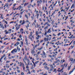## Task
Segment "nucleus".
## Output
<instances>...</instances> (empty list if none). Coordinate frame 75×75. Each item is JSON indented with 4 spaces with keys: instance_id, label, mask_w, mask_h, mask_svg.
I'll use <instances>...</instances> for the list:
<instances>
[{
    "instance_id": "7",
    "label": "nucleus",
    "mask_w": 75,
    "mask_h": 75,
    "mask_svg": "<svg viewBox=\"0 0 75 75\" xmlns=\"http://www.w3.org/2000/svg\"><path fill=\"white\" fill-rule=\"evenodd\" d=\"M8 3H5V5L4 6V7H7V8H9V7H8Z\"/></svg>"
},
{
    "instance_id": "41",
    "label": "nucleus",
    "mask_w": 75,
    "mask_h": 75,
    "mask_svg": "<svg viewBox=\"0 0 75 75\" xmlns=\"http://www.w3.org/2000/svg\"><path fill=\"white\" fill-rule=\"evenodd\" d=\"M57 1L56 2V3L55 4H54L53 5V6L54 7L55 6V5H56V4H57Z\"/></svg>"
},
{
    "instance_id": "37",
    "label": "nucleus",
    "mask_w": 75,
    "mask_h": 75,
    "mask_svg": "<svg viewBox=\"0 0 75 75\" xmlns=\"http://www.w3.org/2000/svg\"><path fill=\"white\" fill-rule=\"evenodd\" d=\"M21 45H23V41H21Z\"/></svg>"
},
{
    "instance_id": "44",
    "label": "nucleus",
    "mask_w": 75,
    "mask_h": 75,
    "mask_svg": "<svg viewBox=\"0 0 75 75\" xmlns=\"http://www.w3.org/2000/svg\"><path fill=\"white\" fill-rule=\"evenodd\" d=\"M53 7H53V6H52V7H51V8H52V9L51 8V9H50V11H51V10H53V9H54V8H53Z\"/></svg>"
},
{
    "instance_id": "54",
    "label": "nucleus",
    "mask_w": 75,
    "mask_h": 75,
    "mask_svg": "<svg viewBox=\"0 0 75 75\" xmlns=\"http://www.w3.org/2000/svg\"><path fill=\"white\" fill-rule=\"evenodd\" d=\"M66 72H64L62 73V75H66Z\"/></svg>"
},
{
    "instance_id": "16",
    "label": "nucleus",
    "mask_w": 75,
    "mask_h": 75,
    "mask_svg": "<svg viewBox=\"0 0 75 75\" xmlns=\"http://www.w3.org/2000/svg\"><path fill=\"white\" fill-rule=\"evenodd\" d=\"M19 44H20V42H16V43L15 44L14 46H17Z\"/></svg>"
},
{
    "instance_id": "34",
    "label": "nucleus",
    "mask_w": 75,
    "mask_h": 75,
    "mask_svg": "<svg viewBox=\"0 0 75 75\" xmlns=\"http://www.w3.org/2000/svg\"><path fill=\"white\" fill-rule=\"evenodd\" d=\"M60 62V61L59 60H57V61L55 62V63H58V62Z\"/></svg>"
},
{
    "instance_id": "52",
    "label": "nucleus",
    "mask_w": 75,
    "mask_h": 75,
    "mask_svg": "<svg viewBox=\"0 0 75 75\" xmlns=\"http://www.w3.org/2000/svg\"><path fill=\"white\" fill-rule=\"evenodd\" d=\"M21 75H24V72H21Z\"/></svg>"
},
{
    "instance_id": "53",
    "label": "nucleus",
    "mask_w": 75,
    "mask_h": 75,
    "mask_svg": "<svg viewBox=\"0 0 75 75\" xmlns=\"http://www.w3.org/2000/svg\"><path fill=\"white\" fill-rule=\"evenodd\" d=\"M40 25H38V23L37 24V27H38V28H39V27H40Z\"/></svg>"
},
{
    "instance_id": "58",
    "label": "nucleus",
    "mask_w": 75,
    "mask_h": 75,
    "mask_svg": "<svg viewBox=\"0 0 75 75\" xmlns=\"http://www.w3.org/2000/svg\"><path fill=\"white\" fill-rule=\"evenodd\" d=\"M26 23H29V21L28 20H26L25 21Z\"/></svg>"
},
{
    "instance_id": "62",
    "label": "nucleus",
    "mask_w": 75,
    "mask_h": 75,
    "mask_svg": "<svg viewBox=\"0 0 75 75\" xmlns=\"http://www.w3.org/2000/svg\"><path fill=\"white\" fill-rule=\"evenodd\" d=\"M36 40H38V39H39V37H36Z\"/></svg>"
},
{
    "instance_id": "31",
    "label": "nucleus",
    "mask_w": 75,
    "mask_h": 75,
    "mask_svg": "<svg viewBox=\"0 0 75 75\" xmlns=\"http://www.w3.org/2000/svg\"><path fill=\"white\" fill-rule=\"evenodd\" d=\"M34 17H33V16H31V19L32 20H34Z\"/></svg>"
},
{
    "instance_id": "1",
    "label": "nucleus",
    "mask_w": 75,
    "mask_h": 75,
    "mask_svg": "<svg viewBox=\"0 0 75 75\" xmlns=\"http://www.w3.org/2000/svg\"><path fill=\"white\" fill-rule=\"evenodd\" d=\"M42 54H40V55L42 56V57L43 58H46L47 57V56H46V54H45V52H44V50L42 51Z\"/></svg>"
},
{
    "instance_id": "21",
    "label": "nucleus",
    "mask_w": 75,
    "mask_h": 75,
    "mask_svg": "<svg viewBox=\"0 0 75 75\" xmlns=\"http://www.w3.org/2000/svg\"><path fill=\"white\" fill-rule=\"evenodd\" d=\"M51 28L49 29L47 32V33H51V31L50 30Z\"/></svg>"
},
{
    "instance_id": "60",
    "label": "nucleus",
    "mask_w": 75,
    "mask_h": 75,
    "mask_svg": "<svg viewBox=\"0 0 75 75\" xmlns=\"http://www.w3.org/2000/svg\"><path fill=\"white\" fill-rule=\"evenodd\" d=\"M2 16H3V15H1V18L2 19H3V18H4V17Z\"/></svg>"
},
{
    "instance_id": "2",
    "label": "nucleus",
    "mask_w": 75,
    "mask_h": 75,
    "mask_svg": "<svg viewBox=\"0 0 75 75\" xmlns=\"http://www.w3.org/2000/svg\"><path fill=\"white\" fill-rule=\"evenodd\" d=\"M65 64H64V65H62L61 66V67H63L62 68V69L60 70H57V71L56 72H57V71H58V72H62V73L63 72H64V71H62L63 69H64V67H65Z\"/></svg>"
},
{
    "instance_id": "33",
    "label": "nucleus",
    "mask_w": 75,
    "mask_h": 75,
    "mask_svg": "<svg viewBox=\"0 0 75 75\" xmlns=\"http://www.w3.org/2000/svg\"><path fill=\"white\" fill-rule=\"evenodd\" d=\"M23 61L24 62L25 64H27L26 63V62H25V59H23Z\"/></svg>"
},
{
    "instance_id": "40",
    "label": "nucleus",
    "mask_w": 75,
    "mask_h": 75,
    "mask_svg": "<svg viewBox=\"0 0 75 75\" xmlns=\"http://www.w3.org/2000/svg\"><path fill=\"white\" fill-rule=\"evenodd\" d=\"M6 74V72H3L2 74H0V75H4V74Z\"/></svg>"
},
{
    "instance_id": "35",
    "label": "nucleus",
    "mask_w": 75,
    "mask_h": 75,
    "mask_svg": "<svg viewBox=\"0 0 75 75\" xmlns=\"http://www.w3.org/2000/svg\"><path fill=\"white\" fill-rule=\"evenodd\" d=\"M48 23V22H46L44 24V26H45V25H47V24Z\"/></svg>"
},
{
    "instance_id": "29",
    "label": "nucleus",
    "mask_w": 75,
    "mask_h": 75,
    "mask_svg": "<svg viewBox=\"0 0 75 75\" xmlns=\"http://www.w3.org/2000/svg\"><path fill=\"white\" fill-rule=\"evenodd\" d=\"M25 60H27V55H25Z\"/></svg>"
},
{
    "instance_id": "5",
    "label": "nucleus",
    "mask_w": 75,
    "mask_h": 75,
    "mask_svg": "<svg viewBox=\"0 0 75 75\" xmlns=\"http://www.w3.org/2000/svg\"><path fill=\"white\" fill-rule=\"evenodd\" d=\"M32 62L33 64L34 67H36V65H35L37 64L39 62V61H38L37 62H35V63H34V62L33 60H32Z\"/></svg>"
},
{
    "instance_id": "12",
    "label": "nucleus",
    "mask_w": 75,
    "mask_h": 75,
    "mask_svg": "<svg viewBox=\"0 0 75 75\" xmlns=\"http://www.w3.org/2000/svg\"><path fill=\"white\" fill-rule=\"evenodd\" d=\"M19 8V10H20L21 8V6H19L16 9V10H17Z\"/></svg>"
},
{
    "instance_id": "63",
    "label": "nucleus",
    "mask_w": 75,
    "mask_h": 75,
    "mask_svg": "<svg viewBox=\"0 0 75 75\" xmlns=\"http://www.w3.org/2000/svg\"><path fill=\"white\" fill-rule=\"evenodd\" d=\"M40 53V51H39L38 52V53H37V54H36V55H37V54H39Z\"/></svg>"
},
{
    "instance_id": "30",
    "label": "nucleus",
    "mask_w": 75,
    "mask_h": 75,
    "mask_svg": "<svg viewBox=\"0 0 75 75\" xmlns=\"http://www.w3.org/2000/svg\"><path fill=\"white\" fill-rule=\"evenodd\" d=\"M25 21L23 20L22 23L21 24V25H23L24 24H25Z\"/></svg>"
},
{
    "instance_id": "49",
    "label": "nucleus",
    "mask_w": 75,
    "mask_h": 75,
    "mask_svg": "<svg viewBox=\"0 0 75 75\" xmlns=\"http://www.w3.org/2000/svg\"><path fill=\"white\" fill-rule=\"evenodd\" d=\"M32 25L33 26V25H35V23L33 22V24H32Z\"/></svg>"
},
{
    "instance_id": "36",
    "label": "nucleus",
    "mask_w": 75,
    "mask_h": 75,
    "mask_svg": "<svg viewBox=\"0 0 75 75\" xmlns=\"http://www.w3.org/2000/svg\"><path fill=\"white\" fill-rule=\"evenodd\" d=\"M36 16H37V18L38 19V16H39V14H38V13H36Z\"/></svg>"
},
{
    "instance_id": "3",
    "label": "nucleus",
    "mask_w": 75,
    "mask_h": 75,
    "mask_svg": "<svg viewBox=\"0 0 75 75\" xmlns=\"http://www.w3.org/2000/svg\"><path fill=\"white\" fill-rule=\"evenodd\" d=\"M20 64H21L19 65V66L21 67V66H22V68H23V71H25V65H24V63H22V62H21L20 63Z\"/></svg>"
},
{
    "instance_id": "6",
    "label": "nucleus",
    "mask_w": 75,
    "mask_h": 75,
    "mask_svg": "<svg viewBox=\"0 0 75 75\" xmlns=\"http://www.w3.org/2000/svg\"><path fill=\"white\" fill-rule=\"evenodd\" d=\"M8 31H9L10 32L7 31V30H5L4 32V33H6L5 34H7L8 33H11V29H10Z\"/></svg>"
},
{
    "instance_id": "14",
    "label": "nucleus",
    "mask_w": 75,
    "mask_h": 75,
    "mask_svg": "<svg viewBox=\"0 0 75 75\" xmlns=\"http://www.w3.org/2000/svg\"><path fill=\"white\" fill-rule=\"evenodd\" d=\"M31 53L33 55H34V54H35V51L32 49L31 50Z\"/></svg>"
},
{
    "instance_id": "18",
    "label": "nucleus",
    "mask_w": 75,
    "mask_h": 75,
    "mask_svg": "<svg viewBox=\"0 0 75 75\" xmlns=\"http://www.w3.org/2000/svg\"><path fill=\"white\" fill-rule=\"evenodd\" d=\"M65 62V59H64L63 60H61V63L62 64Z\"/></svg>"
},
{
    "instance_id": "42",
    "label": "nucleus",
    "mask_w": 75,
    "mask_h": 75,
    "mask_svg": "<svg viewBox=\"0 0 75 75\" xmlns=\"http://www.w3.org/2000/svg\"><path fill=\"white\" fill-rule=\"evenodd\" d=\"M70 22L71 23H74V21H72V20H70Z\"/></svg>"
},
{
    "instance_id": "43",
    "label": "nucleus",
    "mask_w": 75,
    "mask_h": 75,
    "mask_svg": "<svg viewBox=\"0 0 75 75\" xmlns=\"http://www.w3.org/2000/svg\"><path fill=\"white\" fill-rule=\"evenodd\" d=\"M46 63H47L46 62H45L43 63V64H42V65H43V66L44 65H45V64H46Z\"/></svg>"
},
{
    "instance_id": "45",
    "label": "nucleus",
    "mask_w": 75,
    "mask_h": 75,
    "mask_svg": "<svg viewBox=\"0 0 75 75\" xmlns=\"http://www.w3.org/2000/svg\"><path fill=\"white\" fill-rule=\"evenodd\" d=\"M54 21H52V22L51 23V24H52V25H53V24H54Z\"/></svg>"
},
{
    "instance_id": "20",
    "label": "nucleus",
    "mask_w": 75,
    "mask_h": 75,
    "mask_svg": "<svg viewBox=\"0 0 75 75\" xmlns=\"http://www.w3.org/2000/svg\"><path fill=\"white\" fill-rule=\"evenodd\" d=\"M39 3L40 4H41L42 3V1H41V0L38 1L37 2V3Z\"/></svg>"
},
{
    "instance_id": "23",
    "label": "nucleus",
    "mask_w": 75,
    "mask_h": 75,
    "mask_svg": "<svg viewBox=\"0 0 75 75\" xmlns=\"http://www.w3.org/2000/svg\"><path fill=\"white\" fill-rule=\"evenodd\" d=\"M17 50L18 51L20 52V48H18V46L17 48Z\"/></svg>"
},
{
    "instance_id": "38",
    "label": "nucleus",
    "mask_w": 75,
    "mask_h": 75,
    "mask_svg": "<svg viewBox=\"0 0 75 75\" xmlns=\"http://www.w3.org/2000/svg\"><path fill=\"white\" fill-rule=\"evenodd\" d=\"M71 69V66H68V68L67 69L68 70H69Z\"/></svg>"
},
{
    "instance_id": "17",
    "label": "nucleus",
    "mask_w": 75,
    "mask_h": 75,
    "mask_svg": "<svg viewBox=\"0 0 75 75\" xmlns=\"http://www.w3.org/2000/svg\"><path fill=\"white\" fill-rule=\"evenodd\" d=\"M25 42H26L27 45L28 46V40H27V39H26Z\"/></svg>"
},
{
    "instance_id": "22",
    "label": "nucleus",
    "mask_w": 75,
    "mask_h": 75,
    "mask_svg": "<svg viewBox=\"0 0 75 75\" xmlns=\"http://www.w3.org/2000/svg\"><path fill=\"white\" fill-rule=\"evenodd\" d=\"M75 7V5L74 4H73L71 7V8H74V7Z\"/></svg>"
},
{
    "instance_id": "9",
    "label": "nucleus",
    "mask_w": 75,
    "mask_h": 75,
    "mask_svg": "<svg viewBox=\"0 0 75 75\" xmlns=\"http://www.w3.org/2000/svg\"><path fill=\"white\" fill-rule=\"evenodd\" d=\"M6 56V54H4V55H3V56H2L0 58V62H2V61H1V59H3V58H4V57L5 56Z\"/></svg>"
},
{
    "instance_id": "15",
    "label": "nucleus",
    "mask_w": 75,
    "mask_h": 75,
    "mask_svg": "<svg viewBox=\"0 0 75 75\" xmlns=\"http://www.w3.org/2000/svg\"><path fill=\"white\" fill-rule=\"evenodd\" d=\"M48 38H44V40H45V41H48L49 40Z\"/></svg>"
},
{
    "instance_id": "47",
    "label": "nucleus",
    "mask_w": 75,
    "mask_h": 75,
    "mask_svg": "<svg viewBox=\"0 0 75 75\" xmlns=\"http://www.w3.org/2000/svg\"><path fill=\"white\" fill-rule=\"evenodd\" d=\"M30 39L32 41H33V39H32V37H30Z\"/></svg>"
},
{
    "instance_id": "4",
    "label": "nucleus",
    "mask_w": 75,
    "mask_h": 75,
    "mask_svg": "<svg viewBox=\"0 0 75 75\" xmlns=\"http://www.w3.org/2000/svg\"><path fill=\"white\" fill-rule=\"evenodd\" d=\"M17 52V49L16 48H15L13 49L11 52V53L13 54H14V53H16Z\"/></svg>"
},
{
    "instance_id": "24",
    "label": "nucleus",
    "mask_w": 75,
    "mask_h": 75,
    "mask_svg": "<svg viewBox=\"0 0 75 75\" xmlns=\"http://www.w3.org/2000/svg\"><path fill=\"white\" fill-rule=\"evenodd\" d=\"M25 27H26L27 29H28V27H30V25H29V24H28L27 26L26 25Z\"/></svg>"
},
{
    "instance_id": "57",
    "label": "nucleus",
    "mask_w": 75,
    "mask_h": 75,
    "mask_svg": "<svg viewBox=\"0 0 75 75\" xmlns=\"http://www.w3.org/2000/svg\"><path fill=\"white\" fill-rule=\"evenodd\" d=\"M33 72L34 73H35V71L34 69L33 70Z\"/></svg>"
},
{
    "instance_id": "13",
    "label": "nucleus",
    "mask_w": 75,
    "mask_h": 75,
    "mask_svg": "<svg viewBox=\"0 0 75 75\" xmlns=\"http://www.w3.org/2000/svg\"><path fill=\"white\" fill-rule=\"evenodd\" d=\"M33 34V32H30V35H29V39H30V37H32V35H33V34Z\"/></svg>"
},
{
    "instance_id": "27",
    "label": "nucleus",
    "mask_w": 75,
    "mask_h": 75,
    "mask_svg": "<svg viewBox=\"0 0 75 75\" xmlns=\"http://www.w3.org/2000/svg\"><path fill=\"white\" fill-rule=\"evenodd\" d=\"M43 62H40V64H39V66H41V64H42Z\"/></svg>"
},
{
    "instance_id": "39",
    "label": "nucleus",
    "mask_w": 75,
    "mask_h": 75,
    "mask_svg": "<svg viewBox=\"0 0 75 75\" xmlns=\"http://www.w3.org/2000/svg\"><path fill=\"white\" fill-rule=\"evenodd\" d=\"M28 11H30V13H31V14H32L33 13V12L32 11H31V10L30 9H28Z\"/></svg>"
},
{
    "instance_id": "25",
    "label": "nucleus",
    "mask_w": 75,
    "mask_h": 75,
    "mask_svg": "<svg viewBox=\"0 0 75 75\" xmlns=\"http://www.w3.org/2000/svg\"><path fill=\"white\" fill-rule=\"evenodd\" d=\"M42 47H41V48H38V50H39V51H41V50H42Z\"/></svg>"
},
{
    "instance_id": "46",
    "label": "nucleus",
    "mask_w": 75,
    "mask_h": 75,
    "mask_svg": "<svg viewBox=\"0 0 75 75\" xmlns=\"http://www.w3.org/2000/svg\"><path fill=\"white\" fill-rule=\"evenodd\" d=\"M47 32L46 31V32H45V34H44V35H46L47 34Z\"/></svg>"
},
{
    "instance_id": "56",
    "label": "nucleus",
    "mask_w": 75,
    "mask_h": 75,
    "mask_svg": "<svg viewBox=\"0 0 75 75\" xmlns=\"http://www.w3.org/2000/svg\"><path fill=\"white\" fill-rule=\"evenodd\" d=\"M30 65H31L32 67H34V65L33 64H32V63H31L30 64Z\"/></svg>"
},
{
    "instance_id": "48",
    "label": "nucleus",
    "mask_w": 75,
    "mask_h": 75,
    "mask_svg": "<svg viewBox=\"0 0 75 75\" xmlns=\"http://www.w3.org/2000/svg\"><path fill=\"white\" fill-rule=\"evenodd\" d=\"M48 27L47 26H46V27H45V28H44L45 30H46V29H47V28H48Z\"/></svg>"
},
{
    "instance_id": "51",
    "label": "nucleus",
    "mask_w": 75,
    "mask_h": 75,
    "mask_svg": "<svg viewBox=\"0 0 75 75\" xmlns=\"http://www.w3.org/2000/svg\"><path fill=\"white\" fill-rule=\"evenodd\" d=\"M44 74V72H42V73H40V75L41 74V75H43Z\"/></svg>"
},
{
    "instance_id": "28",
    "label": "nucleus",
    "mask_w": 75,
    "mask_h": 75,
    "mask_svg": "<svg viewBox=\"0 0 75 75\" xmlns=\"http://www.w3.org/2000/svg\"><path fill=\"white\" fill-rule=\"evenodd\" d=\"M25 17H26V18H27V19H28V16L27 14H25Z\"/></svg>"
},
{
    "instance_id": "26",
    "label": "nucleus",
    "mask_w": 75,
    "mask_h": 75,
    "mask_svg": "<svg viewBox=\"0 0 75 75\" xmlns=\"http://www.w3.org/2000/svg\"><path fill=\"white\" fill-rule=\"evenodd\" d=\"M19 28H20V27H18V26L16 27V31H17V30H19Z\"/></svg>"
},
{
    "instance_id": "59",
    "label": "nucleus",
    "mask_w": 75,
    "mask_h": 75,
    "mask_svg": "<svg viewBox=\"0 0 75 75\" xmlns=\"http://www.w3.org/2000/svg\"><path fill=\"white\" fill-rule=\"evenodd\" d=\"M4 22H5V23L6 24H8V23H8L7 21H5Z\"/></svg>"
},
{
    "instance_id": "32",
    "label": "nucleus",
    "mask_w": 75,
    "mask_h": 75,
    "mask_svg": "<svg viewBox=\"0 0 75 75\" xmlns=\"http://www.w3.org/2000/svg\"><path fill=\"white\" fill-rule=\"evenodd\" d=\"M36 35H38V31H36Z\"/></svg>"
},
{
    "instance_id": "61",
    "label": "nucleus",
    "mask_w": 75,
    "mask_h": 75,
    "mask_svg": "<svg viewBox=\"0 0 75 75\" xmlns=\"http://www.w3.org/2000/svg\"><path fill=\"white\" fill-rule=\"evenodd\" d=\"M73 35H72L71 36H70V39H71V38H72V37L73 36Z\"/></svg>"
},
{
    "instance_id": "64",
    "label": "nucleus",
    "mask_w": 75,
    "mask_h": 75,
    "mask_svg": "<svg viewBox=\"0 0 75 75\" xmlns=\"http://www.w3.org/2000/svg\"><path fill=\"white\" fill-rule=\"evenodd\" d=\"M19 38H21V37H22V36L21 35H20L19 36Z\"/></svg>"
},
{
    "instance_id": "55",
    "label": "nucleus",
    "mask_w": 75,
    "mask_h": 75,
    "mask_svg": "<svg viewBox=\"0 0 75 75\" xmlns=\"http://www.w3.org/2000/svg\"><path fill=\"white\" fill-rule=\"evenodd\" d=\"M28 4H27V3H25L24 5V7H25V6H26V5Z\"/></svg>"
},
{
    "instance_id": "11",
    "label": "nucleus",
    "mask_w": 75,
    "mask_h": 75,
    "mask_svg": "<svg viewBox=\"0 0 75 75\" xmlns=\"http://www.w3.org/2000/svg\"><path fill=\"white\" fill-rule=\"evenodd\" d=\"M44 68L45 69H47V70H49L50 69V68L47 66H44Z\"/></svg>"
},
{
    "instance_id": "19",
    "label": "nucleus",
    "mask_w": 75,
    "mask_h": 75,
    "mask_svg": "<svg viewBox=\"0 0 75 75\" xmlns=\"http://www.w3.org/2000/svg\"><path fill=\"white\" fill-rule=\"evenodd\" d=\"M23 29L21 28L20 29V32H22V33H21L22 34H23V33H24V32H23Z\"/></svg>"
},
{
    "instance_id": "10",
    "label": "nucleus",
    "mask_w": 75,
    "mask_h": 75,
    "mask_svg": "<svg viewBox=\"0 0 75 75\" xmlns=\"http://www.w3.org/2000/svg\"><path fill=\"white\" fill-rule=\"evenodd\" d=\"M26 68L27 69V71H30V69H29V67H28V64H26Z\"/></svg>"
},
{
    "instance_id": "50",
    "label": "nucleus",
    "mask_w": 75,
    "mask_h": 75,
    "mask_svg": "<svg viewBox=\"0 0 75 75\" xmlns=\"http://www.w3.org/2000/svg\"><path fill=\"white\" fill-rule=\"evenodd\" d=\"M61 33H58L57 34L58 36H59L60 35H61Z\"/></svg>"
},
{
    "instance_id": "8",
    "label": "nucleus",
    "mask_w": 75,
    "mask_h": 75,
    "mask_svg": "<svg viewBox=\"0 0 75 75\" xmlns=\"http://www.w3.org/2000/svg\"><path fill=\"white\" fill-rule=\"evenodd\" d=\"M50 68H51V69H54V68H55V67L56 66H54V67L53 66V65H52V64H50Z\"/></svg>"
}]
</instances>
